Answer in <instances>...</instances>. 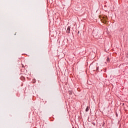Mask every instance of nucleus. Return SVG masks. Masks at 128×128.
<instances>
[{"mask_svg":"<svg viewBox=\"0 0 128 128\" xmlns=\"http://www.w3.org/2000/svg\"><path fill=\"white\" fill-rule=\"evenodd\" d=\"M102 22H104V24H106V22H108V16H103L102 18Z\"/></svg>","mask_w":128,"mask_h":128,"instance_id":"f257e3e1","label":"nucleus"},{"mask_svg":"<svg viewBox=\"0 0 128 128\" xmlns=\"http://www.w3.org/2000/svg\"><path fill=\"white\" fill-rule=\"evenodd\" d=\"M70 26H68L67 30H66V32H68V34H70Z\"/></svg>","mask_w":128,"mask_h":128,"instance_id":"f03ea898","label":"nucleus"},{"mask_svg":"<svg viewBox=\"0 0 128 128\" xmlns=\"http://www.w3.org/2000/svg\"><path fill=\"white\" fill-rule=\"evenodd\" d=\"M86 112H88V107L86 108Z\"/></svg>","mask_w":128,"mask_h":128,"instance_id":"7ed1b4c3","label":"nucleus"},{"mask_svg":"<svg viewBox=\"0 0 128 128\" xmlns=\"http://www.w3.org/2000/svg\"><path fill=\"white\" fill-rule=\"evenodd\" d=\"M106 61L108 62L110 61V58H108L106 59Z\"/></svg>","mask_w":128,"mask_h":128,"instance_id":"20e7f679","label":"nucleus"},{"mask_svg":"<svg viewBox=\"0 0 128 128\" xmlns=\"http://www.w3.org/2000/svg\"><path fill=\"white\" fill-rule=\"evenodd\" d=\"M97 70H98V67H97Z\"/></svg>","mask_w":128,"mask_h":128,"instance_id":"39448f33","label":"nucleus"}]
</instances>
